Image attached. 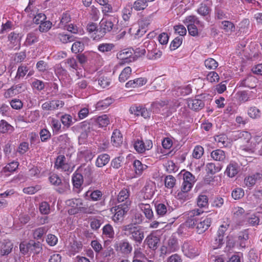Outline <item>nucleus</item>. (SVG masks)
<instances>
[{
    "instance_id": "obj_40",
    "label": "nucleus",
    "mask_w": 262,
    "mask_h": 262,
    "mask_svg": "<svg viewBox=\"0 0 262 262\" xmlns=\"http://www.w3.org/2000/svg\"><path fill=\"white\" fill-rule=\"evenodd\" d=\"M29 247L30 252H33L35 254H38L42 250L41 244L39 242H35L33 240H31L29 242Z\"/></svg>"
},
{
    "instance_id": "obj_59",
    "label": "nucleus",
    "mask_w": 262,
    "mask_h": 262,
    "mask_svg": "<svg viewBox=\"0 0 262 262\" xmlns=\"http://www.w3.org/2000/svg\"><path fill=\"white\" fill-rule=\"evenodd\" d=\"M52 26V24L50 21L45 20L40 24L38 30L40 32H47L51 28Z\"/></svg>"
},
{
    "instance_id": "obj_41",
    "label": "nucleus",
    "mask_w": 262,
    "mask_h": 262,
    "mask_svg": "<svg viewBox=\"0 0 262 262\" xmlns=\"http://www.w3.org/2000/svg\"><path fill=\"white\" fill-rule=\"evenodd\" d=\"M56 38L63 43L71 42L75 40V37L73 35L64 33H58L56 35Z\"/></svg>"
},
{
    "instance_id": "obj_26",
    "label": "nucleus",
    "mask_w": 262,
    "mask_h": 262,
    "mask_svg": "<svg viewBox=\"0 0 262 262\" xmlns=\"http://www.w3.org/2000/svg\"><path fill=\"white\" fill-rule=\"evenodd\" d=\"M230 18V14L227 11L221 7L216 6L214 9V19L215 20L228 19Z\"/></svg>"
},
{
    "instance_id": "obj_14",
    "label": "nucleus",
    "mask_w": 262,
    "mask_h": 262,
    "mask_svg": "<svg viewBox=\"0 0 262 262\" xmlns=\"http://www.w3.org/2000/svg\"><path fill=\"white\" fill-rule=\"evenodd\" d=\"M129 190L124 188L122 189L119 192L117 198L118 202L120 203L119 205L123 206H127V207H129L131 204V201L129 199Z\"/></svg>"
},
{
    "instance_id": "obj_50",
    "label": "nucleus",
    "mask_w": 262,
    "mask_h": 262,
    "mask_svg": "<svg viewBox=\"0 0 262 262\" xmlns=\"http://www.w3.org/2000/svg\"><path fill=\"white\" fill-rule=\"evenodd\" d=\"M58 186L56 190L59 193H63L69 191L70 188L69 180L66 179L61 180V183Z\"/></svg>"
},
{
    "instance_id": "obj_38",
    "label": "nucleus",
    "mask_w": 262,
    "mask_h": 262,
    "mask_svg": "<svg viewBox=\"0 0 262 262\" xmlns=\"http://www.w3.org/2000/svg\"><path fill=\"white\" fill-rule=\"evenodd\" d=\"M196 204L200 208H207L209 205L208 196L204 194H200L196 199Z\"/></svg>"
},
{
    "instance_id": "obj_25",
    "label": "nucleus",
    "mask_w": 262,
    "mask_h": 262,
    "mask_svg": "<svg viewBox=\"0 0 262 262\" xmlns=\"http://www.w3.org/2000/svg\"><path fill=\"white\" fill-rule=\"evenodd\" d=\"M147 80L145 78L141 77L130 80L125 84V87L127 89L140 87L146 84Z\"/></svg>"
},
{
    "instance_id": "obj_47",
    "label": "nucleus",
    "mask_w": 262,
    "mask_h": 262,
    "mask_svg": "<svg viewBox=\"0 0 262 262\" xmlns=\"http://www.w3.org/2000/svg\"><path fill=\"white\" fill-rule=\"evenodd\" d=\"M211 7L205 3H202L197 10V12L200 15L205 17L209 15L211 12Z\"/></svg>"
},
{
    "instance_id": "obj_3",
    "label": "nucleus",
    "mask_w": 262,
    "mask_h": 262,
    "mask_svg": "<svg viewBox=\"0 0 262 262\" xmlns=\"http://www.w3.org/2000/svg\"><path fill=\"white\" fill-rule=\"evenodd\" d=\"M77 171L82 176L87 185L96 183L98 177L101 174L99 172H95L94 168L90 165H81Z\"/></svg>"
},
{
    "instance_id": "obj_51",
    "label": "nucleus",
    "mask_w": 262,
    "mask_h": 262,
    "mask_svg": "<svg viewBox=\"0 0 262 262\" xmlns=\"http://www.w3.org/2000/svg\"><path fill=\"white\" fill-rule=\"evenodd\" d=\"M86 30L91 34V37L93 40H95L94 38L97 35V31L99 30L97 24L94 23L88 24L86 26Z\"/></svg>"
},
{
    "instance_id": "obj_15",
    "label": "nucleus",
    "mask_w": 262,
    "mask_h": 262,
    "mask_svg": "<svg viewBox=\"0 0 262 262\" xmlns=\"http://www.w3.org/2000/svg\"><path fill=\"white\" fill-rule=\"evenodd\" d=\"M64 104V103L61 100H53L43 103L41 105V107L44 110L53 111L62 107Z\"/></svg>"
},
{
    "instance_id": "obj_10",
    "label": "nucleus",
    "mask_w": 262,
    "mask_h": 262,
    "mask_svg": "<svg viewBox=\"0 0 262 262\" xmlns=\"http://www.w3.org/2000/svg\"><path fill=\"white\" fill-rule=\"evenodd\" d=\"M209 95L207 94L198 95L195 99L188 100V106L194 111H199L205 106L206 102L205 99Z\"/></svg>"
},
{
    "instance_id": "obj_52",
    "label": "nucleus",
    "mask_w": 262,
    "mask_h": 262,
    "mask_svg": "<svg viewBox=\"0 0 262 262\" xmlns=\"http://www.w3.org/2000/svg\"><path fill=\"white\" fill-rule=\"evenodd\" d=\"M60 121L62 124L67 128H69L74 123L72 117L70 115L67 114L61 116Z\"/></svg>"
},
{
    "instance_id": "obj_39",
    "label": "nucleus",
    "mask_w": 262,
    "mask_h": 262,
    "mask_svg": "<svg viewBox=\"0 0 262 262\" xmlns=\"http://www.w3.org/2000/svg\"><path fill=\"white\" fill-rule=\"evenodd\" d=\"M39 36L37 34L34 32H31L27 35V37L25 42L26 46H31L38 41Z\"/></svg>"
},
{
    "instance_id": "obj_36",
    "label": "nucleus",
    "mask_w": 262,
    "mask_h": 262,
    "mask_svg": "<svg viewBox=\"0 0 262 262\" xmlns=\"http://www.w3.org/2000/svg\"><path fill=\"white\" fill-rule=\"evenodd\" d=\"M110 160V157L107 154L99 155L96 159L95 165L97 167H102L106 165Z\"/></svg>"
},
{
    "instance_id": "obj_64",
    "label": "nucleus",
    "mask_w": 262,
    "mask_h": 262,
    "mask_svg": "<svg viewBox=\"0 0 262 262\" xmlns=\"http://www.w3.org/2000/svg\"><path fill=\"white\" fill-rule=\"evenodd\" d=\"M244 190L242 188H236L234 189L231 193L232 197L234 200H238L244 196Z\"/></svg>"
},
{
    "instance_id": "obj_16",
    "label": "nucleus",
    "mask_w": 262,
    "mask_h": 262,
    "mask_svg": "<svg viewBox=\"0 0 262 262\" xmlns=\"http://www.w3.org/2000/svg\"><path fill=\"white\" fill-rule=\"evenodd\" d=\"M98 50L106 56H110L115 52V45L113 43H101L97 47Z\"/></svg>"
},
{
    "instance_id": "obj_5",
    "label": "nucleus",
    "mask_w": 262,
    "mask_h": 262,
    "mask_svg": "<svg viewBox=\"0 0 262 262\" xmlns=\"http://www.w3.org/2000/svg\"><path fill=\"white\" fill-rule=\"evenodd\" d=\"M66 204L71 208L68 210L70 215H74L79 212L83 213H90L89 209L83 203L81 199H71L67 200Z\"/></svg>"
},
{
    "instance_id": "obj_54",
    "label": "nucleus",
    "mask_w": 262,
    "mask_h": 262,
    "mask_svg": "<svg viewBox=\"0 0 262 262\" xmlns=\"http://www.w3.org/2000/svg\"><path fill=\"white\" fill-rule=\"evenodd\" d=\"M206 68L209 70H215L218 67V62L212 58H208L204 61Z\"/></svg>"
},
{
    "instance_id": "obj_19",
    "label": "nucleus",
    "mask_w": 262,
    "mask_h": 262,
    "mask_svg": "<svg viewBox=\"0 0 262 262\" xmlns=\"http://www.w3.org/2000/svg\"><path fill=\"white\" fill-rule=\"evenodd\" d=\"M146 43L147 44V50L149 52V53L147 55L149 59H156L157 58H160L161 56V55L162 54V52L161 51L158 50L157 49H152L151 50L150 49V46H151V47L155 46L156 45L154 41H151V42H145L144 43L145 47L146 46Z\"/></svg>"
},
{
    "instance_id": "obj_48",
    "label": "nucleus",
    "mask_w": 262,
    "mask_h": 262,
    "mask_svg": "<svg viewBox=\"0 0 262 262\" xmlns=\"http://www.w3.org/2000/svg\"><path fill=\"white\" fill-rule=\"evenodd\" d=\"M183 22L186 26L190 24L192 25L196 24L200 26H202V23L199 19L197 16L192 15L186 17Z\"/></svg>"
},
{
    "instance_id": "obj_2",
    "label": "nucleus",
    "mask_w": 262,
    "mask_h": 262,
    "mask_svg": "<svg viewBox=\"0 0 262 262\" xmlns=\"http://www.w3.org/2000/svg\"><path fill=\"white\" fill-rule=\"evenodd\" d=\"M122 231L125 235L129 236L137 246L141 245L144 238V231L132 224H130L122 227Z\"/></svg>"
},
{
    "instance_id": "obj_35",
    "label": "nucleus",
    "mask_w": 262,
    "mask_h": 262,
    "mask_svg": "<svg viewBox=\"0 0 262 262\" xmlns=\"http://www.w3.org/2000/svg\"><path fill=\"white\" fill-rule=\"evenodd\" d=\"M261 179V174L259 173H256L252 176L246 177L244 180V182L246 185L248 187L253 186L256 181Z\"/></svg>"
},
{
    "instance_id": "obj_22",
    "label": "nucleus",
    "mask_w": 262,
    "mask_h": 262,
    "mask_svg": "<svg viewBox=\"0 0 262 262\" xmlns=\"http://www.w3.org/2000/svg\"><path fill=\"white\" fill-rule=\"evenodd\" d=\"M133 166L136 177L141 176L143 171L148 168L146 165L142 164V162L138 160L134 161Z\"/></svg>"
},
{
    "instance_id": "obj_23",
    "label": "nucleus",
    "mask_w": 262,
    "mask_h": 262,
    "mask_svg": "<svg viewBox=\"0 0 262 262\" xmlns=\"http://www.w3.org/2000/svg\"><path fill=\"white\" fill-rule=\"evenodd\" d=\"M98 3L102 6V12L104 16H109V13H113L114 10L108 0H96Z\"/></svg>"
},
{
    "instance_id": "obj_11",
    "label": "nucleus",
    "mask_w": 262,
    "mask_h": 262,
    "mask_svg": "<svg viewBox=\"0 0 262 262\" xmlns=\"http://www.w3.org/2000/svg\"><path fill=\"white\" fill-rule=\"evenodd\" d=\"M129 207L119 205L115 207L112 208L111 211L113 213H114V214L112 216L113 221L117 223H121L124 219V215L127 213Z\"/></svg>"
},
{
    "instance_id": "obj_24",
    "label": "nucleus",
    "mask_w": 262,
    "mask_h": 262,
    "mask_svg": "<svg viewBox=\"0 0 262 262\" xmlns=\"http://www.w3.org/2000/svg\"><path fill=\"white\" fill-rule=\"evenodd\" d=\"M13 247V244L10 240H4L0 249V255L1 256L8 255L11 252Z\"/></svg>"
},
{
    "instance_id": "obj_34",
    "label": "nucleus",
    "mask_w": 262,
    "mask_h": 262,
    "mask_svg": "<svg viewBox=\"0 0 262 262\" xmlns=\"http://www.w3.org/2000/svg\"><path fill=\"white\" fill-rule=\"evenodd\" d=\"M85 196L89 197L92 201H99L102 199L103 193L98 189L93 191L89 190L85 192Z\"/></svg>"
},
{
    "instance_id": "obj_4",
    "label": "nucleus",
    "mask_w": 262,
    "mask_h": 262,
    "mask_svg": "<svg viewBox=\"0 0 262 262\" xmlns=\"http://www.w3.org/2000/svg\"><path fill=\"white\" fill-rule=\"evenodd\" d=\"M116 22H118V21H116L115 17L108 19L103 18L99 23V30L97 31V35L94 38L95 40H100L107 33L113 31L116 28L114 24Z\"/></svg>"
},
{
    "instance_id": "obj_20",
    "label": "nucleus",
    "mask_w": 262,
    "mask_h": 262,
    "mask_svg": "<svg viewBox=\"0 0 262 262\" xmlns=\"http://www.w3.org/2000/svg\"><path fill=\"white\" fill-rule=\"evenodd\" d=\"M239 166L237 163L231 162L227 166L225 173L230 178L235 177L238 172Z\"/></svg>"
},
{
    "instance_id": "obj_29",
    "label": "nucleus",
    "mask_w": 262,
    "mask_h": 262,
    "mask_svg": "<svg viewBox=\"0 0 262 262\" xmlns=\"http://www.w3.org/2000/svg\"><path fill=\"white\" fill-rule=\"evenodd\" d=\"M22 38L21 34L15 32H11L8 36V41L12 47L19 46Z\"/></svg>"
},
{
    "instance_id": "obj_63",
    "label": "nucleus",
    "mask_w": 262,
    "mask_h": 262,
    "mask_svg": "<svg viewBox=\"0 0 262 262\" xmlns=\"http://www.w3.org/2000/svg\"><path fill=\"white\" fill-rule=\"evenodd\" d=\"M165 186L167 188H172L176 183L175 178L171 175H168L165 177Z\"/></svg>"
},
{
    "instance_id": "obj_56",
    "label": "nucleus",
    "mask_w": 262,
    "mask_h": 262,
    "mask_svg": "<svg viewBox=\"0 0 262 262\" xmlns=\"http://www.w3.org/2000/svg\"><path fill=\"white\" fill-rule=\"evenodd\" d=\"M83 43L80 41H76L72 46L71 50L73 53H77L82 52L84 50Z\"/></svg>"
},
{
    "instance_id": "obj_43",
    "label": "nucleus",
    "mask_w": 262,
    "mask_h": 262,
    "mask_svg": "<svg viewBox=\"0 0 262 262\" xmlns=\"http://www.w3.org/2000/svg\"><path fill=\"white\" fill-rule=\"evenodd\" d=\"M29 68L25 64H21L18 68L14 79L15 80L23 78L29 71Z\"/></svg>"
},
{
    "instance_id": "obj_44",
    "label": "nucleus",
    "mask_w": 262,
    "mask_h": 262,
    "mask_svg": "<svg viewBox=\"0 0 262 262\" xmlns=\"http://www.w3.org/2000/svg\"><path fill=\"white\" fill-rule=\"evenodd\" d=\"M14 130V127L8 123L5 120H1L0 121V132L3 134L11 133Z\"/></svg>"
},
{
    "instance_id": "obj_46",
    "label": "nucleus",
    "mask_w": 262,
    "mask_h": 262,
    "mask_svg": "<svg viewBox=\"0 0 262 262\" xmlns=\"http://www.w3.org/2000/svg\"><path fill=\"white\" fill-rule=\"evenodd\" d=\"M148 6V3L145 0H136L133 5L132 9L139 11L145 10Z\"/></svg>"
},
{
    "instance_id": "obj_30",
    "label": "nucleus",
    "mask_w": 262,
    "mask_h": 262,
    "mask_svg": "<svg viewBox=\"0 0 262 262\" xmlns=\"http://www.w3.org/2000/svg\"><path fill=\"white\" fill-rule=\"evenodd\" d=\"M92 123H96L99 127L106 126L110 123V119L106 115H103L96 118H93L90 119Z\"/></svg>"
},
{
    "instance_id": "obj_7",
    "label": "nucleus",
    "mask_w": 262,
    "mask_h": 262,
    "mask_svg": "<svg viewBox=\"0 0 262 262\" xmlns=\"http://www.w3.org/2000/svg\"><path fill=\"white\" fill-rule=\"evenodd\" d=\"M179 249L178 238L173 235H172L166 240L163 245L160 248V256L169 254L172 252L178 251Z\"/></svg>"
},
{
    "instance_id": "obj_55",
    "label": "nucleus",
    "mask_w": 262,
    "mask_h": 262,
    "mask_svg": "<svg viewBox=\"0 0 262 262\" xmlns=\"http://www.w3.org/2000/svg\"><path fill=\"white\" fill-rule=\"evenodd\" d=\"M71 16L68 13H63L62 14L61 17L60 18V21L59 24V27L65 28L67 26V24L69 23L70 21H71Z\"/></svg>"
},
{
    "instance_id": "obj_32",
    "label": "nucleus",
    "mask_w": 262,
    "mask_h": 262,
    "mask_svg": "<svg viewBox=\"0 0 262 262\" xmlns=\"http://www.w3.org/2000/svg\"><path fill=\"white\" fill-rule=\"evenodd\" d=\"M223 166L222 163L215 164L214 163H208L206 164V171L208 173L213 175L220 171Z\"/></svg>"
},
{
    "instance_id": "obj_31",
    "label": "nucleus",
    "mask_w": 262,
    "mask_h": 262,
    "mask_svg": "<svg viewBox=\"0 0 262 262\" xmlns=\"http://www.w3.org/2000/svg\"><path fill=\"white\" fill-rule=\"evenodd\" d=\"M211 157L215 161L224 162L226 159V155L225 151L220 149L213 150L211 152Z\"/></svg>"
},
{
    "instance_id": "obj_45",
    "label": "nucleus",
    "mask_w": 262,
    "mask_h": 262,
    "mask_svg": "<svg viewBox=\"0 0 262 262\" xmlns=\"http://www.w3.org/2000/svg\"><path fill=\"white\" fill-rule=\"evenodd\" d=\"M49 230L48 226H43L35 229L33 231V237L36 239H40Z\"/></svg>"
},
{
    "instance_id": "obj_6",
    "label": "nucleus",
    "mask_w": 262,
    "mask_h": 262,
    "mask_svg": "<svg viewBox=\"0 0 262 262\" xmlns=\"http://www.w3.org/2000/svg\"><path fill=\"white\" fill-rule=\"evenodd\" d=\"M196 179L195 177L189 171H185L183 174V182L181 187V191L178 192V196L180 199H182L186 195V193L189 191Z\"/></svg>"
},
{
    "instance_id": "obj_61",
    "label": "nucleus",
    "mask_w": 262,
    "mask_h": 262,
    "mask_svg": "<svg viewBox=\"0 0 262 262\" xmlns=\"http://www.w3.org/2000/svg\"><path fill=\"white\" fill-rule=\"evenodd\" d=\"M183 38L181 36L176 37L170 43L169 48L170 50L173 51L178 48L182 43Z\"/></svg>"
},
{
    "instance_id": "obj_58",
    "label": "nucleus",
    "mask_w": 262,
    "mask_h": 262,
    "mask_svg": "<svg viewBox=\"0 0 262 262\" xmlns=\"http://www.w3.org/2000/svg\"><path fill=\"white\" fill-rule=\"evenodd\" d=\"M222 27H221L226 32H233L235 29V26L233 23L228 20L222 21Z\"/></svg>"
},
{
    "instance_id": "obj_42",
    "label": "nucleus",
    "mask_w": 262,
    "mask_h": 262,
    "mask_svg": "<svg viewBox=\"0 0 262 262\" xmlns=\"http://www.w3.org/2000/svg\"><path fill=\"white\" fill-rule=\"evenodd\" d=\"M114 102V99L111 97H107L103 100L98 101L96 105V107L99 110H103L106 108Z\"/></svg>"
},
{
    "instance_id": "obj_1",
    "label": "nucleus",
    "mask_w": 262,
    "mask_h": 262,
    "mask_svg": "<svg viewBox=\"0 0 262 262\" xmlns=\"http://www.w3.org/2000/svg\"><path fill=\"white\" fill-rule=\"evenodd\" d=\"M203 212L200 209H194L187 212L186 225L189 228L195 227L196 231L202 234L206 231L210 226L212 223L211 218L207 216L205 217H200V215Z\"/></svg>"
},
{
    "instance_id": "obj_13",
    "label": "nucleus",
    "mask_w": 262,
    "mask_h": 262,
    "mask_svg": "<svg viewBox=\"0 0 262 262\" xmlns=\"http://www.w3.org/2000/svg\"><path fill=\"white\" fill-rule=\"evenodd\" d=\"M144 243L150 250L155 251L160 245V239L155 233H151L146 237Z\"/></svg>"
},
{
    "instance_id": "obj_60",
    "label": "nucleus",
    "mask_w": 262,
    "mask_h": 262,
    "mask_svg": "<svg viewBox=\"0 0 262 262\" xmlns=\"http://www.w3.org/2000/svg\"><path fill=\"white\" fill-rule=\"evenodd\" d=\"M39 209L41 214L47 215L50 212V205L47 202H42L39 204Z\"/></svg>"
},
{
    "instance_id": "obj_8",
    "label": "nucleus",
    "mask_w": 262,
    "mask_h": 262,
    "mask_svg": "<svg viewBox=\"0 0 262 262\" xmlns=\"http://www.w3.org/2000/svg\"><path fill=\"white\" fill-rule=\"evenodd\" d=\"M183 254L189 258H194L200 254L198 247L191 241H186L181 246Z\"/></svg>"
},
{
    "instance_id": "obj_33",
    "label": "nucleus",
    "mask_w": 262,
    "mask_h": 262,
    "mask_svg": "<svg viewBox=\"0 0 262 262\" xmlns=\"http://www.w3.org/2000/svg\"><path fill=\"white\" fill-rule=\"evenodd\" d=\"M115 232L113 226L110 224H106L102 228V237L103 238L112 239L114 238Z\"/></svg>"
},
{
    "instance_id": "obj_9",
    "label": "nucleus",
    "mask_w": 262,
    "mask_h": 262,
    "mask_svg": "<svg viewBox=\"0 0 262 262\" xmlns=\"http://www.w3.org/2000/svg\"><path fill=\"white\" fill-rule=\"evenodd\" d=\"M114 247L118 253L125 256L128 255L133 251L132 245L127 239H123L116 242Z\"/></svg>"
},
{
    "instance_id": "obj_62",
    "label": "nucleus",
    "mask_w": 262,
    "mask_h": 262,
    "mask_svg": "<svg viewBox=\"0 0 262 262\" xmlns=\"http://www.w3.org/2000/svg\"><path fill=\"white\" fill-rule=\"evenodd\" d=\"M249 238V235L246 231L241 233L238 237L239 246L242 248L246 247V242Z\"/></svg>"
},
{
    "instance_id": "obj_17",
    "label": "nucleus",
    "mask_w": 262,
    "mask_h": 262,
    "mask_svg": "<svg viewBox=\"0 0 262 262\" xmlns=\"http://www.w3.org/2000/svg\"><path fill=\"white\" fill-rule=\"evenodd\" d=\"M114 253V249L111 247H108L104 250L102 249L96 257L100 262H105L111 259Z\"/></svg>"
},
{
    "instance_id": "obj_27",
    "label": "nucleus",
    "mask_w": 262,
    "mask_h": 262,
    "mask_svg": "<svg viewBox=\"0 0 262 262\" xmlns=\"http://www.w3.org/2000/svg\"><path fill=\"white\" fill-rule=\"evenodd\" d=\"M77 171H75L72 176V181L74 189L79 190L84 180L81 174Z\"/></svg>"
},
{
    "instance_id": "obj_18",
    "label": "nucleus",
    "mask_w": 262,
    "mask_h": 262,
    "mask_svg": "<svg viewBox=\"0 0 262 262\" xmlns=\"http://www.w3.org/2000/svg\"><path fill=\"white\" fill-rule=\"evenodd\" d=\"M155 208L157 214L160 216H163L172 211V208L167 202L156 204Z\"/></svg>"
},
{
    "instance_id": "obj_49",
    "label": "nucleus",
    "mask_w": 262,
    "mask_h": 262,
    "mask_svg": "<svg viewBox=\"0 0 262 262\" xmlns=\"http://www.w3.org/2000/svg\"><path fill=\"white\" fill-rule=\"evenodd\" d=\"M132 73V69L129 67L125 68L121 72L119 76V80L121 82H124L127 80Z\"/></svg>"
},
{
    "instance_id": "obj_37",
    "label": "nucleus",
    "mask_w": 262,
    "mask_h": 262,
    "mask_svg": "<svg viewBox=\"0 0 262 262\" xmlns=\"http://www.w3.org/2000/svg\"><path fill=\"white\" fill-rule=\"evenodd\" d=\"M166 105L165 101H155L151 104V109L154 113L162 114V111H164Z\"/></svg>"
},
{
    "instance_id": "obj_12",
    "label": "nucleus",
    "mask_w": 262,
    "mask_h": 262,
    "mask_svg": "<svg viewBox=\"0 0 262 262\" xmlns=\"http://www.w3.org/2000/svg\"><path fill=\"white\" fill-rule=\"evenodd\" d=\"M134 147L138 153H143L152 147V142L150 140H146L144 142L139 138L134 139Z\"/></svg>"
},
{
    "instance_id": "obj_53",
    "label": "nucleus",
    "mask_w": 262,
    "mask_h": 262,
    "mask_svg": "<svg viewBox=\"0 0 262 262\" xmlns=\"http://www.w3.org/2000/svg\"><path fill=\"white\" fill-rule=\"evenodd\" d=\"M18 165H19V163L18 162L15 161H13L9 163L8 164H7L4 167V171L5 172H13L17 169Z\"/></svg>"
},
{
    "instance_id": "obj_21",
    "label": "nucleus",
    "mask_w": 262,
    "mask_h": 262,
    "mask_svg": "<svg viewBox=\"0 0 262 262\" xmlns=\"http://www.w3.org/2000/svg\"><path fill=\"white\" fill-rule=\"evenodd\" d=\"M138 207L144 213L147 219L149 220L154 219V213L149 204L141 203L138 204Z\"/></svg>"
},
{
    "instance_id": "obj_57",
    "label": "nucleus",
    "mask_w": 262,
    "mask_h": 262,
    "mask_svg": "<svg viewBox=\"0 0 262 262\" xmlns=\"http://www.w3.org/2000/svg\"><path fill=\"white\" fill-rule=\"evenodd\" d=\"M39 136L41 142H45L51 138V134L48 129L43 128L40 130Z\"/></svg>"
},
{
    "instance_id": "obj_28",
    "label": "nucleus",
    "mask_w": 262,
    "mask_h": 262,
    "mask_svg": "<svg viewBox=\"0 0 262 262\" xmlns=\"http://www.w3.org/2000/svg\"><path fill=\"white\" fill-rule=\"evenodd\" d=\"M123 142V137L119 130L115 129L111 137V143L115 147H119Z\"/></svg>"
}]
</instances>
